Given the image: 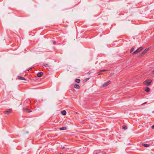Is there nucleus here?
I'll return each instance as SVG.
<instances>
[{"instance_id":"nucleus-1","label":"nucleus","mask_w":154,"mask_h":154,"mask_svg":"<svg viewBox=\"0 0 154 154\" xmlns=\"http://www.w3.org/2000/svg\"><path fill=\"white\" fill-rule=\"evenodd\" d=\"M143 48L142 47H140L137 48L136 51H134L133 53V54H135L138 53L143 49Z\"/></svg>"},{"instance_id":"nucleus-2","label":"nucleus","mask_w":154,"mask_h":154,"mask_svg":"<svg viewBox=\"0 0 154 154\" xmlns=\"http://www.w3.org/2000/svg\"><path fill=\"white\" fill-rule=\"evenodd\" d=\"M150 48L151 47H149L145 49L140 54V56H142L143 55H144L146 52L149 50Z\"/></svg>"},{"instance_id":"nucleus-3","label":"nucleus","mask_w":154,"mask_h":154,"mask_svg":"<svg viewBox=\"0 0 154 154\" xmlns=\"http://www.w3.org/2000/svg\"><path fill=\"white\" fill-rule=\"evenodd\" d=\"M151 82L152 80L150 79H149L144 82V83L145 85L148 86L150 85Z\"/></svg>"},{"instance_id":"nucleus-4","label":"nucleus","mask_w":154,"mask_h":154,"mask_svg":"<svg viewBox=\"0 0 154 154\" xmlns=\"http://www.w3.org/2000/svg\"><path fill=\"white\" fill-rule=\"evenodd\" d=\"M93 154H106L105 152L103 151H94Z\"/></svg>"},{"instance_id":"nucleus-5","label":"nucleus","mask_w":154,"mask_h":154,"mask_svg":"<svg viewBox=\"0 0 154 154\" xmlns=\"http://www.w3.org/2000/svg\"><path fill=\"white\" fill-rule=\"evenodd\" d=\"M111 83V81H109L106 82H105L104 84L103 85V87H105L107 86L109 84Z\"/></svg>"},{"instance_id":"nucleus-6","label":"nucleus","mask_w":154,"mask_h":154,"mask_svg":"<svg viewBox=\"0 0 154 154\" xmlns=\"http://www.w3.org/2000/svg\"><path fill=\"white\" fill-rule=\"evenodd\" d=\"M12 111L11 109H9L7 111H5L4 112V113L5 114H8L11 112Z\"/></svg>"},{"instance_id":"nucleus-7","label":"nucleus","mask_w":154,"mask_h":154,"mask_svg":"<svg viewBox=\"0 0 154 154\" xmlns=\"http://www.w3.org/2000/svg\"><path fill=\"white\" fill-rule=\"evenodd\" d=\"M43 73L42 72H38L37 73V76L39 77H41L43 75Z\"/></svg>"},{"instance_id":"nucleus-8","label":"nucleus","mask_w":154,"mask_h":154,"mask_svg":"<svg viewBox=\"0 0 154 154\" xmlns=\"http://www.w3.org/2000/svg\"><path fill=\"white\" fill-rule=\"evenodd\" d=\"M61 113L62 115L64 116L66 115V112L65 110H64L61 111Z\"/></svg>"},{"instance_id":"nucleus-9","label":"nucleus","mask_w":154,"mask_h":154,"mask_svg":"<svg viewBox=\"0 0 154 154\" xmlns=\"http://www.w3.org/2000/svg\"><path fill=\"white\" fill-rule=\"evenodd\" d=\"M18 78L19 79H20V80H26V79L24 78L21 77V76H18Z\"/></svg>"},{"instance_id":"nucleus-10","label":"nucleus","mask_w":154,"mask_h":154,"mask_svg":"<svg viewBox=\"0 0 154 154\" xmlns=\"http://www.w3.org/2000/svg\"><path fill=\"white\" fill-rule=\"evenodd\" d=\"M108 70H106V69H103V70H100V72H98L97 73V74L98 75H100V74H101V73H100V72H104V71H107Z\"/></svg>"},{"instance_id":"nucleus-11","label":"nucleus","mask_w":154,"mask_h":154,"mask_svg":"<svg viewBox=\"0 0 154 154\" xmlns=\"http://www.w3.org/2000/svg\"><path fill=\"white\" fill-rule=\"evenodd\" d=\"M74 87L76 89H79L80 88L79 86L77 84L75 85Z\"/></svg>"},{"instance_id":"nucleus-12","label":"nucleus","mask_w":154,"mask_h":154,"mask_svg":"<svg viewBox=\"0 0 154 154\" xmlns=\"http://www.w3.org/2000/svg\"><path fill=\"white\" fill-rule=\"evenodd\" d=\"M142 145L145 147H148L149 146V145L148 144H145V143H142Z\"/></svg>"},{"instance_id":"nucleus-13","label":"nucleus","mask_w":154,"mask_h":154,"mask_svg":"<svg viewBox=\"0 0 154 154\" xmlns=\"http://www.w3.org/2000/svg\"><path fill=\"white\" fill-rule=\"evenodd\" d=\"M150 89L148 87H146L145 89V91L146 92H147L149 91H150Z\"/></svg>"},{"instance_id":"nucleus-14","label":"nucleus","mask_w":154,"mask_h":154,"mask_svg":"<svg viewBox=\"0 0 154 154\" xmlns=\"http://www.w3.org/2000/svg\"><path fill=\"white\" fill-rule=\"evenodd\" d=\"M66 127H63L60 128V130H66Z\"/></svg>"},{"instance_id":"nucleus-15","label":"nucleus","mask_w":154,"mask_h":154,"mask_svg":"<svg viewBox=\"0 0 154 154\" xmlns=\"http://www.w3.org/2000/svg\"><path fill=\"white\" fill-rule=\"evenodd\" d=\"M75 82L77 83H79L80 82V80L79 79H76L75 80Z\"/></svg>"},{"instance_id":"nucleus-16","label":"nucleus","mask_w":154,"mask_h":154,"mask_svg":"<svg viewBox=\"0 0 154 154\" xmlns=\"http://www.w3.org/2000/svg\"><path fill=\"white\" fill-rule=\"evenodd\" d=\"M43 66H44L45 67H47L49 66L47 64H45Z\"/></svg>"},{"instance_id":"nucleus-17","label":"nucleus","mask_w":154,"mask_h":154,"mask_svg":"<svg viewBox=\"0 0 154 154\" xmlns=\"http://www.w3.org/2000/svg\"><path fill=\"white\" fill-rule=\"evenodd\" d=\"M123 128L124 129H125V130H126V129H127V126H124V125H123Z\"/></svg>"},{"instance_id":"nucleus-18","label":"nucleus","mask_w":154,"mask_h":154,"mask_svg":"<svg viewBox=\"0 0 154 154\" xmlns=\"http://www.w3.org/2000/svg\"><path fill=\"white\" fill-rule=\"evenodd\" d=\"M134 48H132L130 50V52L132 53L133 51H134Z\"/></svg>"},{"instance_id":"nucleus-19","label":"nucleus","mask_w":154,"mask_h":154,"mask_svg":"<svg viewBox=\"0 0 154 154\" xmlns=\"http://www.w3.org/2000/svg\"><path fill=\"white\" fill-rule=\"evenodd\" d=\"M23 109H24V110H26L27 111V112H30V111H29V109H27L26 108H24Z\"/></svg>"},{"instance_id":"nucleus-20","label":"nucleus","mask_w":154,"mask_h":154,"mask_svg":"<svg viewBox=\"0 0 154 154\" xmlns=\"http://www.w3.org/2000/svg\"><path fill=\"white\" fill-rule=\"evenodd\" d=\"M89 79V78H87L84 80V81L85 82H86Z\"/></svg>"},{"instance_id":"nucleus-21","label":"nucleus","mask_w":154,"mask_h":154,"mask_svg":"<svg viewBox=\"0 0 154 154\" xmlns=\"http://www.w3.org/2000/svg\"><path fill=\"white\" fill-rule=\"evenodd\" d=\"M56 41H54L53 42V44L54 45H55L56 44Z\"/></svg>"},{"instance_id":"nucleus-22","label":"nucleus","mask_w":154,"mask_h":154,"mask_svg":"<svg viewBox=\"0 0 154 154\" xmlns=\"http://www.w3.org/2000/svg\"><path fill=\"white\" fill-rule=\"evenodd\" d=\"M61 147L62 149H65V147H64V146L63 147L62 146H61Z\"/></svg>"},{"instance_id":"nucleus-23","label":"nucleus","mask_w":154,"mask_h":154,"mask_svg":"<svg viewBox=\"0 0 154 154\" xmlns=\"http://www.w3.org/2000/svg\"><path fill=\"white\" fill-rule=\"evenodd\" d=\"M152 129H154V125H153L152 126Z\"/></svg>"},{"instance_id":"nucleus-24","label":"nucleus","mask_w":154,"mask_h":154,"mask_svg":"<svg viewBox=\"0 0 154 154\" xmlns=\"http://www.w3.org/2000/svg\"><path fill=\"white\" fill-rule=\"evenodd\" d=\"M31 68H30L29 69H28L27 70V71H29V70H30Z\"/></svg>"},{"instance_id":"nucleus-25","label":"nucleus","mask_w":154,"mask_h":154,"mask_svg":"<svg viewBox=\"0 0 154 154\" xmlns=\"http://www.w3.org/2000/svg\"><path fill=\"white\" fill-rule=\"evenodd\" d=\"M146 102H145V103H143L142 104V105L144 104H146Z\"/></svg>"},{"instance_id":"nucleus-26","label":"nucleus","mask_w":154,"mask_h":154,"mask_svg":"<svg viewBox=\"0 0 154 154\" xmlns=\"http://www.w3.org/2000/svg\"><path fill=\"white\" fill-rule=\"evenodd\" d=\"M152 72H154V70H153L152 71Z\"/></svg>"}]
</instances>
